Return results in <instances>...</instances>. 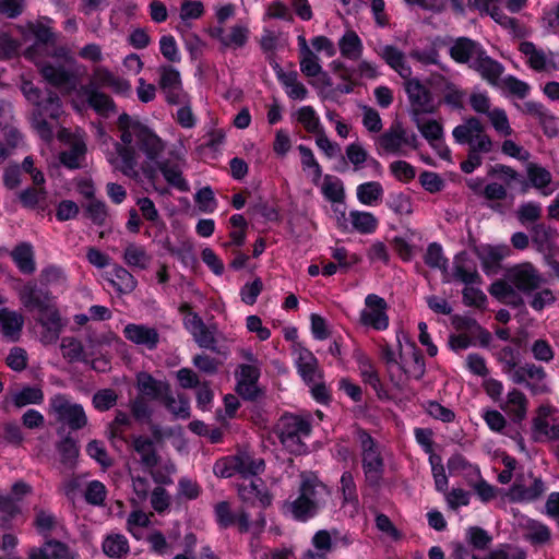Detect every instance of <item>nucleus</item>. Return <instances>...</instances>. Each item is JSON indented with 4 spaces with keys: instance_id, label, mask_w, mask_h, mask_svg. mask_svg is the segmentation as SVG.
Listing matches in <instances>:
<instances>
[{
    "instance_id": "obj_16",
    "label": "nucleus",
    "mask_w": 559,
    "mask_h": 559,
    "mask_svg": "<svg viewBox=\"0 0 559 559\" xmlns=\"http://www.w3.org/2000/svg\"><path fill=\"white\" fill-rule=\"evenodd\" d=\"M27 559H80V556L64 543L47 539L41 546L31 548Z\"/></svg>"
},
{
    "instance_id": "obj_32",
    "label": "nucleus",
    "mask_w": 559,
    "mask_h": 559,
    "mask_svg": "<svg viewBox=\"0 0 559 559\" xmlns=\"http://www.w3.org/2000/svg\"><path fill=\"white\" fill-rule=\"evenodd\" d=\"M510 254V248L506 245L483 246L478 249V258L483 270L487 274L496 273L499 263Z\"/></svg>"
},
{
    "instance_id": "obj_7",
    "label": "nucleus",
    "mask_w": 559,
    "mask_h": 559,
    "mask_svg": "<svg viewBox=\"0 0 559 559\" xmlns=\"http://www.w3.org/2000/svg\"><path fill=\"white\" fill-rule=\"evenodd\" d=\"M62 112L60 98L52 92H47L37 108H34L31 118L32 126L44 141L49 142L52 139L55 129L53 123L47 121L46 118L58 120Z\"/></svg>"
},
{
    "instance_id": "obj_60",
    "label": "nucleus",
    "mask_w": 559,
    "mask_h": 559,
    "mask_svg": "<svg viewBox=\"0 0 559 559\" xmlns=\"http://www.w3.org/2000/svg\"><path fill=\"white\" fill-rule=\"evenodd\" d=\"M40 282L46 286H53L63 290L67 287V276L62 269L49 265L40 272Z\"/></svg>"
},
{
    "instance_id": "obj_23",
    "label": "nucleus",
    "mask_w": 559,
    "mask_h": 559,
    "mask_svg": "<svg viewBox=\"0 0 559 559\" xmlns=\"http://www.w3.org/2000/svg\"><path fill=\"white\" fill-rule=\"evenodd\" d=\"M19 299L24 308L29 311L37 310L39 313L50 308L48 293L43 292L35 283L27 282L19 289Z\"/></svg>"
},
{
    "instance_id": "obj_44",
    "label": "nucleus",
    "mask_w": 559,
    "mask_h": 559,
    "mask_svg": "<svg viewBox=\"0 0 559 559\" xmlns=\"http://www.w3.org/2000/svg\"><path fill=\"white\" fill-rule=\"evenodd\" d=\"M233 459L236 461L234 464H236L237 474L241 475L243 479L251 478L264 469L263 460L254 459L246 452L233 455Z\"/></svg>"
},
{
    "instance_id": "obj_35",
    "label": "nucleus",
    "mask_w": 559,
    "mask_h": 559,
    "mask_svg": "<svg viewBox=\"0 0 559 559\" xmlns=\"http://www.w3.org/2000/svg\"><path fill=\"white\" fill-rule=\"evenodd\" d=\"M24 325V317L8 308L0 309V331L4 337L12 342L20 338Z\"/></svg>"
},
{
    "instance_id": "obj_15",
    "label": "nucleus",
    "mask_w": 559,
    "mask_h": 559,
    "mask_svg": "<svg viewBox=\"0 0 559 559\" xmlns=\"http://www.w3.org/2000/svg\"><path fill=\"white\" fill-rule=\"evenodd\" d=\"M519 50L525 57V62L535 71H552L558 67L555 62V55L551 51H544L531 41H522Z\"/></svg>"
},
{
    "instance_id": "obj_45",
    "label": "nucleus",
    "mask_w": 559,
    "mask_h": 559,
    "mask_svg": "<svg viewBox=\"0 0 559 559\" xmlns=\"http://www.w3.org/2000/svg\"><path fill=\"white\" fill-rule=\"evenodd\" d=\"M524 538L532 545H545L550 542V528L536 520H527L523 525Z\"/></svg>"
},
{
    "instance_id": "obj_19",
    "label": "nucleus",
    "mask_w": 559,
    "mask_h": 559,
    "mask_svg": "<svg viewBox=\"0 0 559 559\" xmlns=\"http://www.w3.org/2000/svg\"><path fill=\"white\" fill-rule=\"evenodd\" d=\"M451 277L464 285L480 284L481 277L477 271L476 263L468 257L466 252L457 253L452 263Z\"/></svg>"
},
{
    "instance_id": "obj_33",
    "label": "nucleus",
    "mask_w": 559,
    "mask_h": 559,
    "mask_svg": "<svg viewBox=\"0 0 559 559\" xmlns=\"http://www.w3.org/2000/svg\"><path fill=\"white\" fill-rule=\"evenodd\" d=\"M527 405L528 401L525 394L518 389H512L508 392L500 407L513 421H521L526 416Z\"/></svg>"
},
{
    "instance_id": "obj_55",
    "label": "nucleus",
    "mask_w": 559,
    "mask_h": 559,
    "mask_svg": "<svg viewBox=\"0 0 559 559\" xmlns=\"http://www.w3.org/2000/svg\"><path fill=\"white\" fill-rule=\"evenodd\" d=\"M189 330L200 347L211 349L215 347V338L213 333L206 329L198 316H193L189 325Z\"/></svg>"
},
{
    "instance_id": "obj_56",
    "label": "nucleus",
    "mask_w": 559,
    "mask_h": 559,
    "mask_svg": "<svg viewBox=\"0 0 559 559\" xmlns=\"http://www.w3.org/2000/svg\"><path fill=\"white\" fill-rule=\"evenodd\" d=\"M486 117L499 135L510 136L513 134V129L511 128L508 115L504 109L500 107H493L486 115Z\"/></svg>"
},
{
    "instance_id": "obj_9",
    "label": "nucleus",
    "mask_w": 559,
    "mask_h": 559,
    "mask_svg": "<svg viewBox=\"0 0 559 559\" xmlns=\"http://www.w3.org/2000/svg\"><path fill=\"white\" fill-rule=\"evenodd\" d=\"M49 412L59 423L67 425L72 430L82 429L87 425V417L82 405L71 402L63 394H56L49 400Z\"/></svg>"
},
{
    "instance_id": "obj_61",
    "label": "nucleus",
    "mask_w": 559,
    "mask_h": 559,
    "mask_svg": "<svg viewBox=\"0 0 559 559\" xmlns=\"http://www.w3.org/2000/svg\"><path fill=\"white\" fill-rule=\"evenodd\" d=\"M425 263L432 269H438L443 273H447L448 259L443 254L442 247L432 242L428 246L426 254H425Z\"/></svg>"
},
{
    "instance_id": "obj_54",
    "label": "nucleus",
    "mask_w": 559,
    "mask_h": 559,
    "mask_svg": "<svg viewBox=\"0 0 559 559\" xmlns=\"http://www.w3.org/2000/svg\"><path fill=\"white\" fill-rule=\"evenodd\" d=\"M250 36V29L245 24H235L230 26L226 34L224 48L239 49L247 45Z\"/></svg>"
},
{
    "instance_id": "obj_24",
    "label": "nucleus",
    "mask_w": 559,
    "mask_h": 559,
    "mask_svg": "<svg viewBox=\"0 0 559 559\" xmlns=\"http://www.w3.org/2000/svg\"><path fill=\"white\" fill-rule=\"evenodd\" d=\"M345 153L348 162L353 166L354 171H359L364 167H369L372 169L376 176H381V164L376 158L370 156L360 143H350L346 146Z\"/></svg>"
},
{
    "instance_id": "obj_28",
    "label": "nucleus",
    "mask_w": 559,
    "mask_h": 559,
    "mask_svg": "<svg viewBox=\"0 0 559 559\" xmlns=\"http://www.w3.org/2000/svg\"><path fill=\"white\" fill-rule=\"evenodd\" d=\"M484 49L476 41L461 37L457 38L450 48L451 58L459 63L474 64V61L480 56Z\"/></svg>"
},
{
    "instance_id": "obj_63",
    "label": "nucleus",
    "mask_w": 559,
    "mask_h": 559,
    "mask_svg": "<svg viewBox=\"0 0 559 559\" xmlns=\"http://www.w3.org/2000/svg\"><path fill=\"white\" fill-rule=\"evenodd\" d=\"M150 524V516L142 510L132 511L127 519V531L136 539L142 537V530Z\"/></svg>"
},
{
    "instance_id": "obj_50",
    "label": "nucleus",
    "mask_w": 559,
    "mask_h": 559,
    "mask_svg": "<svg viewBox=\"0 0 559 559\" xmlns=\"http://www.w3.org/2000/svg\"><path fill=\"white\" fill-rule=\"evenodd\" d=\"M134 451L140 455L141 462L148 468L157 465L158 457L154 449V443L145 437H135L133 439Z\"/></svg>"
},
{
    "instance_id": "obj_31",
    "label": "nucleus",
    "mask_w": 559,
    "mask_h": 559,
    "mask_svg": "<svg viewBox=\"0 0 559 559\" xmlns=\"http://www.w3.org/2000/svg\"><path fill=\"white\" fill-rule=\"evenodd\" d=\"M40 70L44 79L51 85L59 88L71 90L74 87L72 75L61 66H53L49 62L43 63L41 58H38V62H35Z\"/></svg>"
},
{
    "instance_id": "obj_64",
    "label": "nucleus",
    "mask_w": 559,
    "mask_h": 559,
    "mask_svg": "<svg viewBox=\"0 0 559 559\" xmlns=\"http://www.w3.org/2000/svg\"><path fill=\"white\" fill-rule=\"evenodd\" d=\"M532 240L539 251H544L549 247L554 236L557 234L556 229L546 226L545 224H536L532 227Z\"/></svg>"
},
{
    "instance_id": "obj_57",
    "label": "nucleus",
    "mask_w": 559,
    "mask_h": 559,
    "mask_svg": "<svg viewBox=\"0 0 559 559\" xmlns=\"http://www.w3.org/2000/svg\"><path fill=\"white\" fill-rule=\"evenodd\" d=\"M297 121L302 124V127L309 132L317 134L322 131L323 128L320 122V118L317 115L316 110L311 106H302L300 107L296 114Z\"/></svg>"
},
{
    "instance_id": "obj_25",
    "label": "nucleus",
    "mask_w": 559,
    "mask_h": 559,
    "mask_svg": "<svg viewBox=\"0 0 559 559\" xmlns=\"http://www.w3.org/2000/svg\"><path fill=\"white\" fill-rule=\"evenodd\" d=\"M106 280L120 295L131 294L138 286V281L126 265L114 263L111 271L106 273Z\"/></svg>"
},
{
    "instance_id": "obj_30",
    "label": "nucleus",
    "mask_w": 559,
    "mask_h": 559,
    "mask_svg": "<svg viewBox=\"0 0 559 559\" xmlns=\"http://www.w3.org/2000/svg\"><path fill=\"white\" fill-rule=\"evenodd\" d=\"M40 70L44 79L51 85L59 88L71 90L74 87L72 75L61 66H53L49 62L43 63L41 58H38V62H35Z\"/></svg>"
},
{
    "instance_id": "obj_49",
    "label": "nucleus",
    "mask_w": 559,
    "mask_h": 559,
    "mask_svg": "<svg viewBox=\"0 0 559 559\" xmlns=\"http://www.w3.org/2000/svg\"><path fill=\"white\" fill-rule=\"evenodd\" d=\"M12 403L21 408L31 404H41L44 401V392L39 386H24L11 395Z\"/></svg>"
},
{
    "instance_id": "obj_8",
    "label": "nucleus",
    "mask_w": 559,
    "mask_h": 559,
    "mask_svg": "<svg viewBox=\"0 0 559 559\" xmlns=\"http://www.w3.org/2000/svg\"><path fill=\"white\" fill-rule=\"evenodd\" d=\"M24 43L33 41V45L26 48L24 55L33 62H38V58L51 52V44L55 35L50 26L44 22L28 23L25 27H21Z\"/></svg>"
},
{
    "instance_id": "obj_47",
    "label": "nucleus",
    "mask_w": 559,
    "mask_h": 559,
    "mask_svg": "<svg viewBox=\"0 0 559 559\" xmlns=\"http://www.w3.org/2000/svg\"><path fill=\"white\" fill-rule=\"evenodd\" d=\"M103 551L114 559H121L128 555L130 547L127 537L119 533L109 534L103 540Z\"/></svg>"
},
{
    "instance_id": "obj_2",
    "label": "nucleus",
    "mask_w": 559,
    "mask_h": 559,
    "mask_svg": "<svg viewBox=\"0 0 559 559\" xmlns=\"http://www.w3.org/2000/svg\"><path fill=\"white\" fill-rule=\"evenodd\" d=\"M545 283V277L531 262L515 264L507 270L504 280H498L490 285L489 293L503 304L520 307L525 295L538 289Z\"/></svg>"
},
{
    "instance_id": "obj_37",
    "label": "nucleus",
    "mask_w": 559,
    "mask_h": 559,
    "mask_svg": "<svg viewBox=\"0 0 559 559\" xmlns=\"http://www.w3.org/2000/svg\"><path fill=\"white\" fill-rule=\"evenodd\" d=\"M340 53L343 58L357 61L364 52V44L358 34L353 29H347L337 43Z\"/></svg>"
},
{
    "instance_id": "obj_18",
    "label": "nucleus",
    "mask_w": 559,
    "mask_h": 559,
    "mask_svg": "<svg viewBox=\"0 0 559 559\" xmlns=\"http://www.w3.org/2000/svg\"><path fill=\"white\" fill-rule=\"evenodd\" d=\"M124 337L141 347L153 350L159 343V333L153 326L129 323L123 329Z\"/></svg>"
},
{
    "instance_id": "obj_34",
    "label": "nucleus",
    "mask_w": 559,
    "mask_h": 559,
    "mask_svg": "<svg viewBox=\"0 0 559 559\" xmlns=\"http://www.w3.org/2000/svg\"><path fill=\"white\" fill-rule=\"evenodd\" d=\"M412 120L432 147L437 148L441 145L443 128L438 120L427 118L425 115L412 117Z\"/></svg>"
},
{
    "instance_id": "obj_17",
    "label": "nucleus",
    "mask_w": 559,
    "mask_h": 559,
    "mask_svg": "<svg viewBox=\"0 0 559 559\" xmlns=\"http://www.w3.org/2000/svg\"><path fill=\"white\" fill-rule=\"evenodd\" d=\"M240 499L249 504H259L266 508L272 502V497L265 488L263 481L259 478H247L238 486Z\"/></svg>"
},
{
    "instance_id": "obj_36",
    "label": "nucleus",
    "mask_w": 559,
    "mask_h": 559,
    "mask_svg": "<svg viewBox=\"0 0 559 559\" xmlns=\"http://www.w3.org/2000/svg\"><path fill=\"white\" fill-rule=\"evenodd\" d=\"M136 386L141 394L159 401L170 390V386L166 381L156 380L147 372L138 373Z\"/></svg>"
},
{
    "instance_id": "obj_10",
    "label": "nucleus",
    "mask_w": 559,
    "mask_h": 559,
    "mask_svg": "<svg viewBox=\"0 0 559 559\" xmlns=\"http://www.w3.org/2000/svg\"><path fill=\"white\" fill-rule=\"evenodd\" d=\"M362 452V468L367 483L378 486L382 479L383 460L374 440L365 431L358 432Z\"/></svg>"
},
{
    "instance_id": "obj_22",
    "label": "nucleus",
    "mask_w": 559,
    "mask_h": 559,
    "mask_svg": "<svg viewBox=\"0 0 559 559\" xmlns=\"http://www.w3.org/2000/svg\"><path fill=\"white\" fill-rule=\"evenodd\" d=\"M295 364L298 373L306 383L320 381L322 373L318 365V359L310 350L301 346L296 347Z\"/></svg>"
},
{
    "instance_id": "obj_20",
    "label": "nucleus",
    "mask_w": 559,
    "mask_h": 559,
    "mask_svg": "<svg viewBox=\"0 0 559 559\" xmlns=\"http://www.w3.org/2000/svg\"><path fill=\"white\" fill-rule=\"evenodd\" d=\"M38 323L43 328L40 342L45 345L55 344L64 326L56 307L51 306L39 313Z\"/></svg>"
},
{
    "instance_id": "obj_12",
    "label": "nucleus",
    "mask_w": 559,
    "mask_h": 559,
    "mask_svg": "<svg viewBox=\"0 0 559 559\" xmlns=\"http://www.w3.org/2000/svg\"><path fill=\"white\" fill-rule=\"evenodd\" d=\"M386 309L388 304L382 297L369 294L365 298V307L360 312L359 321L362 325L378 331L386 330L389 326Z\"/></svg>"
},
{
    "instance_id": "obj_14",
    "label": "nucleus",
    "mask_w": 559,
    "mask_h": 559,
    "mask_svg": "<svg viewBox=\"0 0 559 559\" xmlns=\"http://www.w3.org/2000/svg\"><path fill=\"white\" fill-rule=\"evenodd\" d=\"M90 84L94 88L107 87L115 94L122 96H130L132 93V85L129 80L116 75L106 67L98 66L94 68Z\"/></svg>"
},
{
    "instance_id": "obj_59",
    "label": "nucleus",
    "mask_w": 559,
    "mask_h": 559,
    "mask_svg": "<svg viewBox=\"0 0 559 559\" xmlns=\"http://www.w3.org/2000/svg\"><path fill=\"white\" fill-rule=\"evenodd\" d=\"M282 20L285 22H293L294 15L289 7L283 0H273L266 5L263 21L267 20Z\"/></svg>"
},
{
    "instance_id": "obj_29",
    "label": "nucleus",
    "mask_w": 559,
    "mask_h": 559,
    "mask_svg": "<svg viewBox=\"0 0 559 559\" xmlns=\"http://www.w3.org/2000/svg\"><path fill=\"white\" fill-rule=\"evenodd\" d=\"M378 53L402 79L412 76V68L401 49L392 45H385L380 48Z\"/></svg>"
},
{
    "instance_id": "obj_21",
    "label": "nucleus",
    "mask_w": 559,
    "mask_h": 559,
    "mask_svg": "<svg viewBox=\"0 0 559 559\" xmlns=\"http://www.w3.org/2000/svg\"><path fill=\"white\" fill-rule=\"evenodd\" d=\"M121 259L123 264L133 271L147 270L153 261L152 254L144 245L130 241L123 247Z\"/></svg>"
},
{
    "instance_id": "obj_26",
    "label": "nucleus",
    "mask_w": 559,
    "mask_h": 559,
    "mask_svg": "<svg viewBox=\"0 0 559 559\" xmlns=\"http://www.w3.org/2000/svg\"><path fill=\"white\" fill-rule=\"evenodd\" d=\"M260 377V365H241L237 372V392L245 399L257 395V381Z\"/></svg>"
},
{
    "instance_id": "obj_41",
    "label": "nucleus",
    "mask_w": 559,
    "mask_h": 559,
    "mask_svg": "<svg viewBox=\"0 0 559 559\" xmlns=\"http://www.w3.org/2000/svg\"><path fill=\"white\" fill-rule=\"evenodd\" d=\"M341 490L343 495V507L350 516H355L359 511V501L356 485L350 473H344L341 477Z\"/></svg>"
},
{
    "instance_id": "obj_42",
    "label": "nucleus",
    "mask_w": 559,
    "mask_h": 559,
    "mask_svg": "<svg viewBox=\"0 0 559 559\" xmlns=\"http://www.w3.org/2000/svg\"><path fill=\"white\" fill-rule=\"evenodd\" d=\"M378 225V218L370 212L357 210L349 212V230L369 235L376 231Z\"/></svg>"
},
{
    "instance_id": "obj_6",
    "label": "nucleus",
    "mask_w": 559,
    "mask_h": 559,
    "mask_svg": "<svg viewBox=\"0 0 559 559\" xmlns=\"http://www.w3.org/2000/svg\"><path fill=\"white\" fill-rule=\"evenodd\" d=\"M453 139L459 144H467L468 151L489 153L493 143L487 134L485 126L476 117H469L452 131Z\"/></svg>"
},
{
    "instance_id": "obj_11",
    "label": "nucleus",
    "mask_w": 559,
    "mask_h": 559,
    "mask_svg": "<svg viewBox=\"0 0 559 559\" xmlns=\"http://www.w3.org/2000/svg\"><path fill=\"white\" fill-rule=\"evenodd\" d=\"M404 80V87L411 106V117L435 112L438 106L430 91L418 79L409 76Z\"/></svg>"
},
{
    "instance_id": "obj_48",
    "label": "nucleus",
    "mask_w": 559,
    "mask_h": 559,
    "mask_svg": "<svg viewBox=\"0 0 559 559\" xmlns=\"http://www.w3.org/2000/svg\"><path fill=\"white\" fill-rule=\"evenodd\" d=\"M11 257L17 266V269L24 273V274H32L35 269V260H34V252L33 248L28 243H21L17 247H15L12 252Z\"/></svg>"
},
{
    "instance_id": "obj_51",
    "label": "nucleus",
    "mask_w": 559,
    "mask_h": 559,
    "mask_svg": "<svg viewBox=\"0 0 559 559\" xmlns=\"http://www.w3.org/2000/svg\"><path fill=\"white\" fill-rule=\"evenodd\" d=\"M527 388L533 394H542L548 391L546 384V371L543 367L535 364H526Z\"/></svg>"
},
{
    "instance_id": "obj_58",
    "label": "nucleus",
    "mask_w": 559,
    "mask_h": 559,
    "mask_svg": "<svg viewBox=\"0 0 559 559\" xmlns=\"http://www.w3.org/2000/svg\"><path fill=\"white\" fill-rule=\"evenodd\" d=\"M527 177L536 189L542 190L544 195H548L552 192L551 190H545L551 182V174L546 168L536 164H530L527 166Z\"/></svg>"
},
{
    "instance_id": "obj_13",
    "label": "nucleus",
    "mask_w": 559,
    "mask_h": 559,
    "mask_svg": "<svg viewBox=\"0 0 559 559\" xmlns=\"http://www.w3.org/2000/svg\"><path fill=\"white\" fill-rule=\"evenodd\" d=\"M379 148L389 154H404V147H417V136L408 133L401 124L392 126L378 138Z\"/></svg>"
},
{
    "instance_id": "obj_5",
    "label": "nucleus",
    "mask_w": 559,
    "mask_h": 559,
    "mask_svg": "<svg viewBox=\"0 0 559 559\" xmlns=\"http://www.w3.org/2000/svg\"><path fill=\"white\" fill-rule=\"evenodd\" d=\"M275 431L288 451L299 454L305 451L302 439L310 436L311 425L302 417L288 414L280 418Z\"/></svg>"
},
{
    "instance_id": "obj_43",
    "label": "nucleus",
    "mask_w": 559,
    "mask_h": 559,
    "mask_svg": "<svg viewBox=\"0 0 559 559\" xmlns=\"http://www.w3.org/2000/svg\"><path fill=\"white\" fill-rule=\"evenodd\" d=\"M384 195L383 187L378 181H368L357 186L356 197L357 200L367 206L378 205Z\"/></svg>"
},
{
    "instance_id": "obj_3",
    "label": "nucleus",
    "mask_w": 559,
    "mask_h": 559,
    "mask_svg": "<svg viewBox=\"0 0 559 559\" xmlns=\"http://www.w3.org/2000/svg\"><path fill=\"white\" fill-rule=\"evenodd\" d=\"M397 349L385 344L381 348V357L384 360L391 377L395 373L401 382L402 376L420 379L425 373L424 359L414 342H411L403 332L396 334Z\"/></svg>"
},
{
    "instance_id": "obj_40",
    "label": "nucleus",
    "mask_w": 559,
    "mask_h": 559,
    "mask_svg": "<svg viewBox=\"0 0 559 559\" xmlns=\"http://www.w3.org/2000/svg\"><path fill=\"white\" fill-rule=\"evenodd\" d=\"M84 94L87 96L90 106L99 115L108 116L116 111L115 102L112 98L88 84L84 87Z\"/></svg>"
},
{
    "instance_id": "obj_1",
    "label": "nucleus",
    "mask_w": 559,
    "mask_h": 559,
    "mask_svg": "<svg viewBox=\"0 0 559 559\" xmlns=\"http://www.w3.org/2000/svg\"><path fill=\"white\" fill-rule=\"evenodd\" d=\"M119 141L115 142V152L107 154V160L116 169L130 178H138L140 173L153 177L157 169L168 185L179 191H188V181L182 176V159L160 162L166 150V142L154 130L122 114L117 122Z\"/></svg>"
},
{
    "instance_id": "obj_39",
    "label": "nucleus",
    "mask_w": 559,
    "mask_h": 559,
    "mask_svg": "<svg viewBox=\"0 0 559 559\" xmlns=\"http://www.w3.org/2000/svg\"><path fill=\"white\" fill-rule=\"evenodd\" d=\"M428 82L431 86L440 88L448 105L452 107L461 106L464 94L455 84L437 74H431Z\"/></svg>"
},
{
    "instance_id": "obj_53",
    "label": "nucleus",
    "mask_w": 559,
    "mask_h": 559,
    "mask_svg": "<svg viewBox=\"0 0 559 559\" xmlns=\"http://www.w3.org/2000/svg\"><path fill=\"white\" fill-rule=\"evenodd\" d=\"M321 192L331 203L344 201L345 199V190L342 180L331 175L324 176L321 183Z\"/></svg>"
},
{
    "instance_id": "obj_52",
    "label": "nucleus",
    "mask_w": 559,
    "mask_h": 559,
    "mask_svg": "<svg viewBox=\"0 0 559 559\" xmlns=\"http://www.w3.org/2000/svg\"><path fill=\"white\" fill-rule=\"evenodd\" d=\"M165 407L175 418L187 419L190 417V405L188 399L182 395L174 396L170 390L160 400Z\"/></svg>"
},
{
    "instance_id": "obj_38",
    "label": "nucleus",
    "mask_w": 559,
    "mask_h": 559,
    "mask_svg": "<svg viewBox=\"0 0 559 559\" xmlns=\"http://www.w3.org/2000/svg\"><path fill=\"white\" fill-rule=\"evenodd\" d=\"M472 68L476 70L483 79H485L488 83L492 85H497L500 76L502 74L503 68L502 66L489 58L486 52L483 50L480 56L474 61Z\"/></svg>"
},
{
    "instance_id": "obj_27",
    "label": "nucleus",
    "mask_w": 559,
    "mask_h": 559,
    "mask_svg": "<svg viewBox=\"0 0 559 559\" xmlns=\"http://www.w3.org/2000/svg\"><path fill=\"white\" fill-rule=\"evenodd\" d=\"M276 78L285 88L287 96L294 100H304L308 96L307 87L298 80L296 71L285 72L278 63L273 66Z\"/></svg>"
},
{
    "instance_id": "obj_62",
    "label": "nucleus",
    "mask_w": 559,
    "mask_h": 559,
    "mask_svg": "<svg viewBox=\"0 0 559 559\" xmlns=\"http://www.w3.org/2000/svg\"><path fill=\"white\" fill-rule=\"evenodd\" d=\"M533 431L536 440L547 438L559 440V425H552L546 417H537L533 421Z\"/></svg>"
},
{
    "instance_id": "obj_46",
    "label": "nucleus",
    "mask_w": 559,
    "mask_h": 559,
    "mask_svg": "<svg viewBox=\"0 0 559 559\" xmlns=\"http://www.w3.org/2000/svg\"><path fill=\"white\" fill-rule=\"evenodd\" d=\"M85 152V142L80 138H73L70 141L69 148L60 154V162L70 169L79 168L81 167Z\"/></svg>"
},
{
    "instance_id": "obj_4",
    "label": "nucleus",
    "mask_w": 559,
    "mask_h": 559,
    "mask_svg": "<svg viewBox=\"0 0 559 559\" xmlns=\"http://www.w3.org/2000/svg\"><path fill=\"white\" fill-rule=\"evenodd\" d=\"M329 498V488L317 477L302 476L299 496L287 502L285 507L295 520L307 521L325 506Z\"/></svg>"
}]
</instances>
